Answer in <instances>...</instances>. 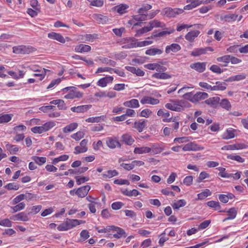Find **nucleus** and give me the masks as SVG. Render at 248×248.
<instances>
[{
  "label": "nucleus",
  "instance_id": "nucleus-1",
  "mask_svg": "<svg viewBox=\"0 0 248 248\" xmlns=\"http://www.w3.org/2000/svg\"><path fill=\"white\" fill-rule=\"evenodd\" d=\"M170 103H167L165 107L171 110L175 111H181L186 107H188V103L185 100H170Z\"/></svg>",
  "mask_w": 248,
  "mask_h": 248
},
{
  "label": "nucleus",
  "instance_id": "nucleus-2",
  "mask_svg": "<svg viewBox=\"0 0 248 248\" xmlns=\"http://www.w3.org/2000/svg\"><path fill=\"white\" fill-rule=\"evenodd\" d=\"M36 49L29 46H17L13 47V51L16 54H29L36 51Z\"/></svg>",
  "mask_w": 248,
  "mask_h": 248
},
{
  "label": "nucleus",
  "instance_id": "nucleus-3",
  "mask_svg": "<svg viewBox=\"0 0 248 248\" xmlns=\"http://www.w3.org/2000/svg\"><path fill=\"white\" fill-rule=\"evenodd\" d=\"M183 12V9L179 8L172 9L170 7L164 8L161 11V14L163 16L171 17H174L176 15L181 14Z\"/></svg>",
  "mask_w": 248,
  "mask_h": 248
},
{
  "label": "nucleus",
  "instance_id": "nucleus-4",
  "mask_svg": "<svg viewBox=\"0 0 248 248\" xmlns=\"http://www.w3.org/2000/svg\"><path fill=\"white\" fill-rule=\"evenodd\" d=\"M206 62H197L192 63L190 65V67L196 70L199 73L203 72L206 69Z\"/></svg>",
  "mask_w": 248,
  "mask_h": 248
},
{
  "label": "nucleus",
  "instance_id": "nucleus-5",
  "mask_svg": "<svg viewBox=\"0 0 248 248\" xmlns=\"http://www.w3.org/2000/svg\"><path fill=\"white\" fill-rule=\"evenodd\" d=\"M140 103L142 104H150L155 105L159 103V100L158 99L150 96H145L140 100Z\"/></svg>",
  "mask_w": 248,
  "mask_h": 248
},
{
  "label": "nucleus",
  "instance_id": "nucleus-6",
  "mask_svg": "<svg viewBox=\"0 0 248 248\" xmlns=\"http://www.w3.org/2000/svg\"><path fill=\"white\" fill-rule=\"evenodd\" d=\"M91 187L89 185L85 186L78 188L75 191V194L81 198L85 197L87 195Z\"/></svg>",
  "mask_w": 248,
  "mask_h": 248
},
{
  "label": "nucleus",
  "instance_id": "nucleus-7",
  "mask_svg": "<svg viewBox=\"0 0 248 248\" xmlns=\"http://www.w3.org/2000/svg\"><path fill=\"white\" fill-rule=\"evenodd\" d=\"M144 67L152 70H156L157 71H165L166 68L164 66H161L157 63H148L144 65Z\"/></svg>",
  "mask_w": 248,
  "mask_h": 248
},
{
  "label": "nucleus",
  "instance_id": "nucleus-8",
  "mask_svg": "<svg viewBox=\"0 0 248 248\" xmlns=\"http://www.w3.org/2000/svg\"><path fill=\"white\" fill-rule=\"evenodd\" d=\"M107 146L110 149H114L116 147L121 148V144L116 139H114L111 137L108 138L106 141Z\"/></svg>",
  "mask_w": 248,
  "mask_h": 248
},
{
  "label": "nucleus",
  "instance_id": "nucleus-9",
  "mask_svg": "<svg viewBox=\"0 0 248 248\" xmlns=\"http://www.w3.org/2000/svg\"><path fill=\"white\" fill-rule=\"evenodd\" d=\"M147 120H139L135 122L133 127L136 129L139 132H141L147 126Z\"/></svg>",
  "mask_w": 248,
  "mask_h": 248
},
{
  "label": "nucleus",
  "instance_id": "nucleus-10",
  "mask_svg": "<svg viewBox=\"0 0 248 248\" xmlns=\"http://www.w3.org/2000/svg\"><path fill=\"white\" fill-rule=\"evenodd\" d=\"M109 227L110 228L111 230L117 232L116 233L113 234V237L120 238L122 237H125L126 236V234L123 229L114 226H109Z\"/></svg>",
  "mask_w": 248,
  "mask_h": 248
},
{
  "label": "nucleus",
  "instance_id": "nucleus-11",
  "mask_svg": "<svg viewBox=\"0 0 248 248\" xmlns=\"http://www.w3.org/2000/svg\"><path fill=\"white\" fill-rule=\"evenodd\" d=\"M92 107L91 105H86L79 106L78 107H74L71 108V110L74 112L83 113L87 111Z\"/></svg>",
  "mask_w": 248,
  "mask_h": 248
},
{
  "label": "nucleus",
  "instance_id": "nucleus-12",
  "mask_svg": "<svg viewBox=\"0 0 248 248\" xmlns=\"http://www.w3.org/2000/svg\"><path fill=\"white\" fill-rule=\"evenodd\" d=\"M29 69L32 71H34L35 72H38V73L34 74L33 75V76L34 77H40V80H42L45 78V72H45V71H44V70H46L45 68H43V69H36L35 66H32V67H29Z\"/></svg>",
  "mask_w": 248,
  "mask_h": 248
},
{
  "label": "nucleus",
  "instance_id": "nucleus-13",
  "mask_svg": "<svg viewBox=\"0 0 248 248\" xmlns=\"http://www.w3.org/2000/svg\"><path fill=\"white\" fill-rule=\"evenodd\" d=\"M15 221H27L29 220L28 215L24 212H21L16 215L13 216L10 218Z\"/></svg>",
  "mask_w": 248,
  "mask_h": 248
},
{
  "label": "nucleus",
  "instance_id": "nucleus-14",
  "mask_svg": "<svg viewBox=\"0 0 248 248\" xmlns=\"http://www.w3.org/2000/svg\"><path fill=\"white\" fill-rule=\"evenodd\" d=\"M113 80V78L111 76H107L100 79L97 82V85L102 87L107 86L108 83H111Z\"/></svg>",
  "mask_w": 248,
  "mask_h": 248
},
{
  "label": "nucleus",
  "instance_id": "nucleus-15",
  "mask_svg": "<svg viewBox=\"0 0 248 248\" xmlns=\"http://www.w3.org/2000/svg\"><path fill=\"white\" fill-rule=\"evenodd\" d=\"M48 37L50 39L57 40V41L64 43L65 42V39L64 37L60 34L52 32L48 34Z\"/></svg>",
  "mask_w": 248,
  "mask_h": 248
},
{
  "label": "nucleus",
  "instance_id": "nucleus-16",
  "mask_svg": "<svg viewBox=\"0 0 248 248\" xmlns=\"http://www.w3.org/2000/svg\"><path fill=\"white\" fill-rule=\"evenodd\" d=\"M93 18L99 24H104L108 21V18L107 16H103L101 14H94Z\"/></svg>",
  "mask_w": 248,
  "mask_h": 248
},
{
  "label": "nucleus",
  "instance_id": "nucleus-17",
  "mask_svg": "<svg viewBox=\"0 0 248 248\" xmlns=\"http://www.w3.org/2000/svg\"><path fill=\"white\" fill-rule=\"evenodd\" d=\"M83 96V93L80 92H75L73 90L64 96L66 99H73L74 98H80Z\"/></svg>",
  "mask_w": 248,
  "mask_h": 248
},
{
  "label": "nucleus",
  "instance_id": "nucleus-18",
  "mask_svg": "<svg viewBox=\"0 0 248 248\" xmlns=\"http://www.w3.org/2000/svg\"><path fill=\"white\" fill-rule=\"evenodd\" d=\"M65 222L67 224L68 230L71 229L77 225L80 224L81 223H84V221L82 220H78V219H72L66 218Z\"/></svg>",
  "mask_w": 248,
  "mask_h": 248
},
{
  "label": "nucleus",
  "instance_id": "nucleus-19",
  "mask_svg": "<svg viewBox=\"0 0 248 248\" xmlns=\"http://www.w3.org/2000/svg\"><path fill=\"white\" fill-rule=\"evenodd\" d=\"M97 35L96 34H84L82 35L79 38V39L82 40L83 42H93V40L97 38Z\"/></svg>",
  "mask_w": 248,
  "mask_h": 248
},
{
  "label": "nucleus",
  "instance_id": "nucleus-20",
  "mask_svg": "<svg viewBox=\"0 0 248 248\" xmlns=\"http://www.w3.org/2000/svg\"><path fill=\"white\" fill-rule=\"evenodd\" d=\"M200 33L199 31H191L186 35L185 38L189 42H192L199 35Z\"/></svg>",
  "mask_w": 248,
  "mask_h": 248
},
{
  "label": "nucleus",
  "instance_id": "nucleus-21",
  "mask_svg": "<svg viewBox=\"0 0 248 248\" xmlns=\"http://www.w3.org/2000/svg\"><path fill=\"white\" fill-rule=\"evenodd\" d=\"M91 50L90 46L87 45L80 44L75 47V50L77 52H89Z\"/></svg>",
  "mask_w": 248,
  "mask_h": 248
},
{
  "label": "nucleus",
  "instance_id": "nucleus-22",
  "mask_svg": "<svg viewBox=\"0 0 248 248\" xmlns=\"http://www.w3.org/2000/svg\"><path fill=\"white\" fill-rule=\"evenodd\" d=\"M125 68L128 71L133 74H135L137 76H143L145 74L144 72L140 68L137 69L136 67L132 66H126Z\"/></svg>",
  "mask_w": 248,
  "mask_h": 248
},
{
  "label": "nucleus",
  "instance_id": "nucleus-23",
  "mask_svg": "<svg viewBox=\"0 0 248 248\" xmlns=\"http://www.w3.org/2000/svg\"><path fill=\"white\" fill-rule=\"evenodd\" d=\"M123 104L125 107L129 108H137L140 107L139 101L136 99H133L129 101H125Z\"/></svg>",
  "mask_w": 248,
  "mask_h": 248
},
{
  "label": "nucleus",
  "instance_id": "nucleus-24",
  "mask_svg": "<svg viewBox=\"0 0 248 248\" xmlns=\"http://www.w3.org/2000/svg\"><path fill=\"white\" fill-rule=\"evenodd\" d=\"M227 84L225 82L217 81L216 85L212 87V91H224L226 89Z\"/></svg>",
  "mask_w": 248,
  "mask_h": 248
},
{
  "label": "nucleus",
  "instance_id": "nucleus-25",
  "mask_svg": "<svg viewBox=\"0 0 248 248\" xmlns=\"http://www.w3.org/2000/svg\"><path fill=\"white\" fill-rule=\"evenodd\" d=\"M181 49V46L177 44H172L170 46H167L166 47L165 51L167 53H169L171 51L173 52H176Z\"/></svg>",
  "mask_w": 248,
  "mask_h": 248
},
{
  "label": "nucleus",
  "instance_id": "nucleus-26",
  "mask_svg": "<svg viewBox=\"0 0 248 248\" xmlns=\"http://www.w3.org/2000/svg\"><path fill=\"white\" fill-rule=\"evenodd\" d=\"M194 102H198L200 100L205 99L208 97L207 93L204 92H198L194 94Z\"/></svg>",
  "mask_w": 248,
  "mask_h": 248
},
{
  "label": "nucleus",
  "instance_id": "nucleus-27",
  "mask_svg": "<svg viewBox=\"0 0 248 248\" xmlns=\"http://www.w3.org/2000/svg\"><path fill=\"white\" fill-rule=\"evenodd\" d=\"M151 148L148 147H136L134 152L135 154H142L151 152Z\"/></svg>",
  "mask_w": 248,
  "mask_h": 248
},
{
  "label": "nucleus",
  "instance_id": "nucleus-28",
  "mask_svg": "<svg viewBox=\"0 0 248 248\" xmlns=\"http://www.w3.org/2000/svg\"><path fill=\"white\" fill-rule=\"evenodd\" d=\"M78 126V124L77 123H71L63 128V132L65 133L72 132L77 128Z\"/></svg>",
  "mask_w": 248,
  "mask_h": 248
},
{
  "label": "nucleus",
  "instance_id": "nucleus-29",
  "mask_svg": "<svg viewBox=\"0 0 248 248\" xmlns=\"http://www.w3.org/2000/svg\"><path fill=\"white\" fill-rule=\"evenodd\" d=\"M122 193L127 196L132 197V196H137L139 195H140V193L136 189H133L132 190H128V189H125L124 191H122Z\"/></svg>",
  "mask_w": 248,
  "mask_h": 248
},
{
  "label": "nucleus",
  "instance_id": "nucleus-30",
  "mask_svg": "<svg viewBox=\"0 0 248 248\" xmlns=\"http://www.w3.org/2000/svg\"><path fill=\"white\" fill-rule=\"evenodd\" d=\"M122 138L123 141L128 145H132L134 142V140L128 134L123 135Z\"/></svg>",
  "mask_w": 248,
  "mask_h": 248
},
{
  "label": "nucleus",
  "instance_id": "nucleus-31",
  "mask_svg": "<svg viewBox=\"0 0 248 248\" xmlns=\"http://www.w3.org/2000/svg\"><path fill=\"white\" fill-rule=\"evenodd\" d=\"M227 212L229 213L228 217L223 219V222L228 220L234 219L237 215V211L234 208L230 209Z\"/></svg>",
  "mask_w": 248,
  "mask_h": 248
},
{
  "label": "nucleus",
  "instance_id": "nucleus-32",
  "mask_svg": "<svg viewBox=\"0 0 248 248\" xmlns=\"http://www.w3.org/2000/svg\"><path fill=\"white\" fill-rule=\"evenodd\" d=\"M246 78V75L242 74H239L237 75H235L234 76H232L228 78L226 80V81H239L241 80H243L245 79Z\"/></svg>",
  "mask_w": 248,
  "mask_h": 248
},
{
  "label": "nucleus",
  "instance_id": "nucleus-33",
  "mask_svg": "<svg viewBox=\"0 0 248 248\" xmlns=\"http://www.w3.org/2000/svg\"><path fill=\"white\" fill-rule=\"evenodd\" d=\"M163 51L159 48H153L146 51L145 54L150 56H154L156 54H161Z\"/></svg>",
  "mask_w": 248,
  "mask_h": 248
},
{
  "label": "nucleus",
  "instance_id": "nucleus-34",
  "mask_svg": "<svg viewBox=\"0 0 248 248\" xmlns=\"http://www.w3.org/2000/svg\"><path fill=\"white\" fill-rule=\"evenodd\" d=\"M31 159L38 165L41 166L46 161V158L44 157H39L37 156H32Z\"/></svg>",
  "mask_w": 248,
  "mask_h": 248
},
{
  "label": "nucleus",
  "instance_id": "nucleus-35",
  "mask_svg": "<svg viewBox=\"0 0 248 248\" xmlns=\"http://www.w3.org/2000/svg\"><path fill=\"white\" fill-rule=\"evenodd\" d=\"M149 25H151L153 28H164L166 24L157 20H154L149 22Z\"/></svg>",
  "mask_w": 248,
  "mask_h": 248
},
{
  "label": "nucleus",
  "instance_id": "nucleus-36",
  "mask_svg": "<svg viewBox=\"0 0 248 248\" xmlns=\"http://www.w3.org/2000/svg\"><path fill=\"white\" fill-rule=\"evenodd\" d=\"M186 202L185 200H180L173 203L172 204V207L174 209H178L180 207H184L186 205Z\"/></svg>",
  "mask_w": 248,
  "mask_h": 248
},
{
  "label": "nucleus",
  "instance_id": "nucleus-37",
  "mask_svg": "<svg viewBox=\"0 0 248 248\" xmlns=\"http://www.w3.org/2000/svg\"><path fill=\"white\" fill-rule=\"evenodd\" d=\"M12 115L9 114H0V124L8 123L12 119Z\"/></svg>",
  "mask_w": 248,
  "mask_h": 248
},
{
  "label": "nucleus",
  "instance_id": "nucleus-38",
  "mask_svg": "<svg viewBox=\"0 0 248 248\" xmlns=\"http://www.w3.org/2000/svg\"><path fill=\"white\" fill-rule=\"evenodd\" d=\"M204 54H205V49H204V48H198L195 49L191 52V55L194 57H197Z\"/></svg>",
  "mask_w": 248,
  "mask_h": 248
},
{
  "label": "nucleus",
  "instance_id": "nucleus-39",
  "mask_svg": "<svg viewBox=\"0 0 248 248\" xmlns=\"http://www.w3.org/2000/svg\"><path fill=\"white\" fill-rule=\"evenodd\" d=\"M128 6L124 4H122L115 7V10L119 14H123L126 12V9Z\"/></svg>",
  "mask_w": 248,
  "mask_h": 248
},
{
  "label": "nucleus",
  "instance_id": "nucleus-40",
  "mask_svg": "<svg viewBox=\"0 0 248 248\" xmlns=\"http://www.w3.org/2000/svg\"><path fill=\"white\" fill-rule=\"evenodd\" d=\"M220 105L221 107L228 110H230L231 108V105L229 100L227 99L221 100L220 102Z\"/></svg>",
  "mask_w": 248,
  "mask_h": 248
},
{
  "label": "nucleus",
  "instance_id": "nucleus-41",
  "mask_svg": "<svg viewBox=\"0 0 248 248\" xmlns=\"http://www.w3.org/2000/svg\"><path fill=\"white\" fill-rule=\"evenodd\" d=\"M235 137L234 130L232 129H227L226 132L223 135V139L226 140L232 139Z\"/></svg>",
  "mask_w": 248,
  "mask_h": 248
},
{
  "label": "nucleus",
  "instance_id": "nucleus-42",
  "mask_svg": "<svg viewBox=\"0 0 248 248\" xmlns=\"http://www.w3.org/2000/svg\"><path fill=\"white\" fill-rule=\"evenodd\" d=\"M118 175V172L116 170H109L107 171V174L104 173L103 174V177L104 178H110Z\"/></svg>",
  "mask_w": 248,
  "mask_h": 248
},
{
  "label": "nucleus",
  "instance_id": "nucleus-43",
  "mask_svg": "<svg viewBox=\"0 0 248 248\" xmlns=\"http://www.w3.org/2000/svg\"><path fill=\"white\" fill-rule=\"evenodd\" d=\"M139 15L134 16V19L138 21H142L148 19V15L144 13H139Z\"/></svg>",
  "mask_w": 248,
  "mask_h": 248
},
{
  "label": "nucleus",
  "instance_id": "nucleus-44",
  "mask_svg": "<svg viewBox=\"0 0 248 248\" xmlns=\"http://www.w3.org/2000/svg\"><path fill=\"white\" fill-rule=\"evenodd\" d=\"M56 124L54 122L52 121H49L48 122H46L44 124H43L42 126L43 127L44 130L45 132H46L49 131L50 129L52 128L53 127L55 126Z\"/></svg>",
  "mask_w": 248,
  "mask_h": 248
},
{
  "label": "nucleus",
  "instance_id": "nucleus-45",
  "mask_svg": "<svg viewBox=\"0 0 248 248\" xmlns=\"http://www.w3.org/2000/svg\"><path fill=\"white\" fill-rule=\"evenodd\" d=\"M238 17L237 15L235 14H229L224 16V20L226 22H231L234 21L236 20Z\"/></svg>",
  "mask_w": 248,
  "mask_h": 248
},
{
  "label": "nucleus",
  "instance_id": "nucleus-46",
  "mask_svg": "<svg viewBox=\"0 0 248 248\" xmlns=\"http://www.w3.org/2000/svg\"><path fill=\"white\" fill-rule=\"evenodd\" d=\"M211 194V192L208 189H205L204 191L198 194V198L199 200H202Z\"/></svg>",
  "mask_w": 248,
  "mask_h": 248
},
{
  "label": "nucleus",
  "instance_id": "nucleus-47",
  "mask_svg": "<svg viewBox=\"0 0 248 248\" xmlns=\"http://www.w3.org/2000/svg\"><path fill=\"white\" fill-rule=\"evenodd\" d=\"M6 149L9 151L11 154H15L18 151V148L15 145L7 144L6 145Z\"/></svg>",
  "mask_w": 248,
  "mask_h": 248
},
{
  "label": "nucleus",
  "instance_id": "nucleus-48",
  "mask_svg": "<svg viewBox=\"0 0 248 248\" xmlns=\"http://www.w3.org/2000/svg\"><path fill=\"white\" fill-rule=\"evenodd\" d=\"M191 151H200L203 150V147L200 146V145L196 144L194 142H190L188 143Z\"/></svg>",
  "mask_w": 248,
  "mask_h": 248
},
{
  "label": "nucleus",
  "instance_id": "nucleus-49",
  "mask_svg": "<svg viewBox=\"0 0 248 248\" xmlns=\"http://www.w3.org/2000/svg\"><path fill=\"white\" fill-rule=\"evenodd\" d=\"M219 98L218 97L210 98L205 101L206 104L210 105H215L219 101Z\"/></svg>",
  "mask_w": 248,
  "mask_h": 248
},
{
  "label": "nucleus",
  "instance_id": "nucleus-50",
  "mask_svg": "<svg viewBox=\"0 0 248 248\" xmlns=\"http://www.w3.org/2000/svg\"><path fill=\"white\" fill-rule=\"evenodd\" d=\"M4 187L8 190H17L19 189V185L16 183H9Z\"/></svg>",
  "mask_w": 248,
  "mask_h": 248
},
{
  "label": "nucleus",
  "instance_id": "nucleus-51",
  "mask_svg": "<svg viewBox=\"0 0 248 248\" xmlns=\"http://www.w3.org/2000/svg\"><path fill=\"white\" fill-rule=\"evenodd\" d=\"M174 31L173 29L170 30V31H162L159 32L158 33L154 32L153 34V36L154 37H161L165 36L167 34H170L173 33Z\"/></svg>",
  "mask_w": 248,
  "mask_h": 248
},
{
  "label": "nucleus",
  "instance_id": "nucleus-52",
  "mask_svg": "<svg viewBox=\"0 0 248 248\" xmlns=\"http://www.w3.org/2000/svg\"><path fill=\"white\" fill-rule=\"evenodd\" d=\"M207 204L208 206L213 208L216 210H218L220 208L219 203L218 202L211 201L207 202Z\"/></svg>",
  "mask_w": 248,
  "mask_h": 248
},
{
  "label": "nucleus",
  "instance_id": "nucleus-53",
  "mask_svg": "<svg viewBox=\"0 0 248 248\" xmlns=\"http://www.w3.org/2000/svg\"><path fill=\"white\" fill-rule=\"evenodd\" d=\"M90 2L91 5L96 7H101L104 4L103 0H87Z\"/></svg>",
  "mask_w": 248,
  "mask_h": 248
},
{
  "label": "nucleus",
  "instance_id": "nucleus-54",
  "mask_svg": "<svg viewBox=\"0 0 248 248\" xmlns=\"http://www.w3.org/2000/svg\"><path fill=\"white\" fill-rule=\"evenodd\" d=\"M210 70L213 72L218 74H221L223 72V69H221L218 65L215 64L212 65L210 67Z\"/></svg>",
  "mask_w": 248,
  "mask_h": 248
},
{
  "label": "nucleus",
  "instance_id": "nucleus-55",
  "mask_svg": "<svg viewBox=\"0 0 248 248\" xmlns=\"http://www.w3.org/2000/svg\"><path fill=\"white\" fill-rule=\"evenodd\" d=\"M151 151L153 155L157 154L160 153L162 151L164 150V148L162 147L156 146L154 145L152 147Z\"/></svg>",
  "mask_w": 248,
  "mask_h": 248
},
{
  "label": "nucleus",
  "instance_id": "nucleus-56",
  "mask_svg": "<svg viewBox=\"0 0 248 248\" xmlns=\"http://www.w3.org/2000/svg\"><path fill=\"white\" fill-rule=\"evenodd\" d=\"M227 158L230 159L235 160L238 162L242 163L244 162V159L242 158L240 155H229L227 156Z\"/></svg>",
  "mask_w": 248,
  "mask_h": 248
},
{
  "label": "nucleus",
  "instance_id": "nucleus-57",
  "mask_svg": "<svg viewBox=\"0 0 248 248\" xmlns=\"http://www.w3.org/2000/svg\"><path fill=\"white\" fill-rule=\"evenodd\" d=\"M31 131L35 134H42L45 132L43 126H35L31 128Z\"/></svg>",
  "mask_w": 248,
  "mask_h": 248
},
{
  "label": "nucleus",
  "instance_id": "nucleus-58",
  "mask_svg": "<svg viewBox=\"0 0 248 248\" xmlns=\"http://www.w3.org/2000/svg\"><path fill=\"white\" fill-rule=\"evenodd\" d=\"M25 207V204L24 202H20L16 205L12 207V208L14 212H16L20 211Z\"/></svg>",
  "mask_w": 248,
  "mask_h": 248
},
{
  "label": "nucleus",
  "instance_id": "nucleus-59",
  "mask_svg": "<svg viewBox=\"0 0 248 248\" xmlns=\"http://www.w3.org/2000/svg\"><path fill=\"white\" fill-rule=\"evenodd\" d=\"M231 59V55H225L222 57H218L217 60L218 62H223L228 63L230 62Z\"/></svg>",
  "mask_w": 248,
  "mask_h": 248
},
{
  "label": "nucleus",
  "instance_id": "nucleus-60",
  "mask_svg": "<svg viewBox=\"0 0 248 248\" xmlns=\"http://www.w3.org/2000/svg\"><path fill=\"white\" fill-rule=\"evenodd\" d=\"M84 134L82 131H78L73 134L71 137L76 140H79L84 137Z\"/></svg>",
  "mask_w": 248,
  "mask_h": 248
},
{
  "label": "nucleus",
  "instance_id": "nucleus-61",
  "mask_svg": "<svg viewBox=\"0 0 248 248\" xmlns=\"http://www.w3.org/2000/svg\"><path fill=\"white\" fill-rule=\"evenodd\" d=\"M183 97L186 99L188 100L193 103H194V95L191 92L185 93L183 95Z\"/></svg>",
  "mask_w": 248,
  "mask_h": 248
},
{
  "label": "nucleus",
  "instance_id": "nucleus-62",
  "mask_svg": "<svg viewBox=\"0 0 248 248\" xmlns=\"http://www.w3.org/2000/svg\"><path fill=\"white\" fill-rule=\"evenodd\" d=\"M0 225L10 227L12 226V223L9 219L6 218L0 220Z\"/></svg>",
  "mask_w": 248,
  "mask_h": 248
},
{
  "label": "nucleus",
  "instance_id": "nucleus-63",
  "mask_svg": "<svg viewBox=\"0 0 248 248\" xmlns=\"http://www.w3.org/2000/svg\"><path fill=\"white\" fill-rule=\"evenodd\" d=\"M26 130V127L22 124L15 126L14 131L15 134L18 133L20 131H25Z\"/></svg>",
  "mask_w": 248,
  "mask_h": 248
},
{
  "label": "nucleus",
  "instance_id": "nucleus-64",
  "mask_svg": "<svg viewBox=\"0 0 248 248\" xmlns=\"http://www.w3.org/2000/svg\"><path fill=\"white\" fill-rule=\"evenodd\" d=\"M152 7L151 5L146 4L144 5H143L139 9L138 13H144V12L150 10L152 8Z\"/></svg>",
  "mask_w": 248,
  "mask_h": 248
}]
</instances>
